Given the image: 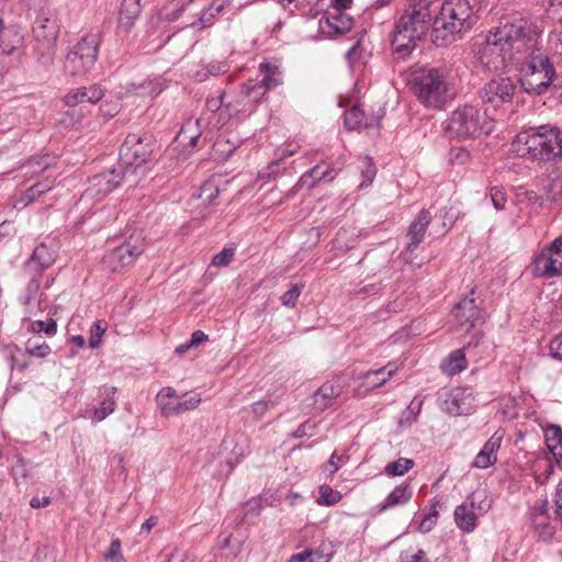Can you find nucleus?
Listing matches in <instances>:
<instances>
[{
    "label": "nucleus",
    "instance_id": "obj_47",
    "mask_svg": "<svg viewBox=\"0 0 562 562\" xmlns=\"http://www.w3.org/2000/svg\"><path fill=\"white\" fill-rule=\"evenodd\" d=\"M103 559L111 562H120L123 560L122 544L120 539L111 541L108 550L103 553Z\"/></svg>",
    "mask_w": 562,
    "mask_h": 562
},
{
    "label": "nucleus",
    "instance_id": "obj_7",
    "mask_svg": "<svg viewBox=\"0 0 562 562\" xmlns=\"http://www.w3.org/2000/svg\"><path fill=\"white\" fill-rule=\"evenodd\" d=\"M100 43L98 34L82 36L66 55L64 72L69 77L86 76L97 61Z\"/></svg>",
    "mask_w": 562,
    "mask_h": 562
},
{
    "label": "nucleus",
    "instance_id": "obj_35",
    "mask_svg": "<svg viewBox=\"0 0 562 562\" xmlns=\"http://www.w3.org/2000/svg\"><path fill=\"white\" fill-rule=\"evenodd\" d=\"M464 503L473 508L480 516L487 513L492 506L485 490L474 491Z\"/></svg>",
    "mask_w": 562,
    "mask_h": 562
},
{
    "label": "nucleus",
    "instance_id": "obj_31",
    "mask_svg": "<svg viewBox=\"0 0 562 562\" xmlns=\"http://www.w3.org/2000/svg\"><path fill=\"white\" fill-rule=\"evenodd\" d=\"M441 370L448 375H454L467 368L463 349L452 351L441 363Z\"/></svg>",
    "mask_w": 562,
    "mask_h": 562
},
{
    "label": "nucleus",
    "instance_id": "obj_27",
    "mask_svg": "<svg viewBox=\"0 0 562 562\" xmlns=\"http://www.w3.org/2000/svg\"><path fill=\"white\" fill-rule=\"evenodd\" d=\"M116 393L115 386L104 385L100 389V395L103 396V401L100 403V406L94 409L93 419L95 422H101L105 419L110 414L115 411L116 403L114 400V395Z\"/></svg>",
    "mask_w": 562,
    "mask_h": 562
},
{
    "label": "nucleus",
    "instance_id": "obj_21",
    "mask_svg": "<svg viewBox=\"0 0 562 562\" xmlns=\"http://www.w3.org/2000/svg\"><path fill=\"white\" fill-rule=\"evenodd\" d=\"M353 19L344 11H329L325 21L321 20V27L335 34H345L351 30Z\"/></svg>",
    "mask_w": 562,
    "mask_h": 562
},
{
    "label": "nucleus",
    "instance_id": "obj_40",
    "mask_svg": "<svg viewBox=\"0 0 562 562\" xmlns=\"http://www.w3.org/2000/svg\"><path fill=\"white\" fill-rule=\"evenodd\" d=\"M344 119L345 125L347 126L348 130H357L360 128L362 125H364L366 127L368 126V124L364 122V113L359 105H353L351 109L346 111Z\"/></svg>",
    "mask_w": 562,
    "mask_h": 562
},
{
    "label": "nucleus",
    "instance_id": "obj_61",
    "mask_svg": "<svg viewBox=\"0 0 562 562\" xmlns=\"http://www.w3.org/2000/svg\"><path fill=\"white\" fill-rule=\"evenodd\" d=\"M206 70L209 74L217 76L225 74L228 70V65L224 61H212L206 66Z\"/></svg>",
    "mask_w": 562,
    "mask_h": 562
},
{
    "label": "nucleus",
    "instance_id": "obj_18",
    "mask_svg": "<svg viewBox=\"0 0 562 562\" xmlns=\"http://www.w3.org/2000/svg\"><path fill=\"white\" fill-rule=\"evenodd\" d=\"M430 221V212L427 210H422L414 218V221L411 223L407 232L409 243L407 244L406 250L404 252L405 260H408L407 255L412 254L415 249H417V247L422 243Z\"/></svg>",
    "mask_w": 562,
    "mask_h": 562
},
{
    "label": "nucleus",
    "instance_id": "obj_49",
    "mask_svg": "<svg viewBox=\"0 0 562 562\" xmlns=\"http://www.w3.org/2000/svg\"><path fill=\"white\" fill-rule=\"evenodd\" d=\"M27 463L29 462L23 457L15 456L14 462L11 468V474L15 480L27 477Z\"/></svg>",
    "mask_w": 562,
    "mask_h": 562
},
{
    "label": "nucleus",
    "instance_id": "obj_60",
    "mask_svg": "<svg viewBox=\"0 0 562 562\" xmlns=\"http://www.w3.org/2000/svg\"><path fill=\"white\" fill-rule=\"evenodd\" d=\"M315 429V424L311 422H305L302 425L299 426V428L294 431L295 438H303L313 436Z\"/></svg>",
    "mask_w": 562,
    "mask_h": 562
},
{
    "label": "nucleus",
    "instance_id": "obj_56",
    "mask_svg": "<svg viewBox=\"0 0 562 562\" xmlns=\"http://www.w3.org/2000/svg\"><path fill=\"white\" fill-rule=\"evenodd\" d=\"M194 555L188 550L176 549L168 558L167 562H194Z\"/></svg>",
    "mask_w": 562,
    "mask_h": 562
},
{
    "label": "nucleus",
    "instance_id": "obj_19",
    "mask_svg": "<svg viewBox=\"0 0 562 562\" xmlns=\"http://www.w3.org/2000/svg\"><path fill=\"white\" fill-rule=\"evenodd\" d=\"M503 434L495 431L484 443L481 451L474 458L472 465L477 469H487L497 461V451L501 448Z\"/></svg>",
    "mask_w": 562,
    "mask_h": 562
},
{
    "label": "nucleus",
    "instance_id": "obj_20",
    "mask_svg": "<svg viewBox=\"0 0 562 562\" xmlns=\"http://www.w3.org/2000/svg\"><path fill=\"white\" fill-rule=\"evenodd\" d=\"M104 95V89L100 85H92L90 87H81L69 91L65 95V103L68 106H76L82 102L97 103Z\"/></svg>",
    "mask_w": 562,
    "mask_h": 562
},
{
    "label": "nucleus",
    "instance_id": "obj_23",
    "mask_svg": "<svg viewBox=\"0 0 562 562\" xmlns=\"http://www.w3.org/2000/svg\"><path fill=\"white\" fill-rule=\"evenodd\" d=\"M179 400L176 390L170 386L162 387L156 396L157 405L166 417L178 415Z\"/></svg>",
    "mask_w": 562,
    "mask_h": 562
},
{
    "label": "nucleus",
    "instance_id": "obj_24",
    "mask_svg": "<svg viewBox=\"0 0 562 562\" xmlns=\"http://www.w3.org/2000/svg\"><path fill=\"white\" fill-rule=\"evenodd\" d=\"M413 497V488L409 483H404L397 485L385 498L383 503L380 504L379 512L382 513L389 508L405 505Z\"/></svg>",
    "mask_w": 562,
    "mask_h": 562
},
{
    "label": "nucleus",
    "instance_id": "obj_2",
    "mask_svg": "<svg viewBox=\"0 0 562 562\" xmlns=\"http://www.w3.org/2000/svg\"><path fill=\"white\" fill-rule=\"evenodd\" d=\"M437 0H413L395 26L392 45L397 53H409L432 26Z\"/></svg>",
    "mask_w": 562,
    "mask_h": 562
},
{
    "label": "nucleus",
    "instance_id": "obj_51",
    "mask_svg": "<svg viewBox=\"0 0 562 562\" xmlns=\"http://www.w3.org/2000/svg\"><path fill=\"white\" fill-rule=\"evenodd\" d=\"M32 330L34 333H42L53 336L57 331V323L55 319L50 318L47 322L44 321H35L32 324Z\"/></svg>",
    "mask_w": 562,
    "mask_h": 562
},
{
    "label": "nucleus",
    "instance_id": "obj_62",
    "mask_svg": "<svg viewBox=\"0 0 562 562\" xmlns=\"http://www.w3.org/2000/svg\"><path fill=\"white\" fill-rule=\"evenodd\" d=\"M224 100H225L224 93H220L216 97L207 98L206 106L211 111H216L224 104Z\"/></svg>",
    "mask_w": 562,
    "mask_h": 562
},
{
    "label": "nucleus",
    "instance_id": "obj_38",
    "mask_svg": "<svg viewBox=\"0 0 562 562\" xmlns=\"http://www.w3.org/2000/svg\"><path fill=\"white\" fill-rule=\"evenodd\" d=\"M267 91L260 80L250 79L241 87V93L254 103L260 101Z\"/></svg>",
    "mask_w": 562,
    "mask_h": 562
},
{
    "label": "nucleus",
    "instance_id": "obj_43",
    "mask_svg": "<svg viewBox=\"0 0 562 562\" xmlns=\"http://www.w3.org/2000/svg\"><path fill=\"white\" fill-rule=\"evenodd\" d=\"M25 350L30 356L44 358L49 355L50 347L45 341H37L36 339H29Z\"/></svg>",
    "mask_w": 562,
    "mask_h": 562
},
{
    "label": "nucleus",
    "instance_id": "obj_50",
    "mask_svg": "<svg viewBox=\"0 0 562 562\" xmlns=\"http://www.w3.org/2000/svg\"><path fill=\"white\" fill-rule=\"evenodd\" d=\"M303 283H295L289 291L283 293L281 296V302L284 306L293 307L302 292Z\"/></svg>",
    "mask_w": 562,
    "mask_h": 562
},
{
    "label": "nucleus",
    "instance_id": "obj_48",
    "mask_svg": "<svg viewBox=\"0 0 562 562\" xmlns=\"http://www.w3.org/2000/svg\"><path fill=\"white\" fill-rule=\"evenodd\" d=\"M490 196L495 210L502 211L505 209L507 203V194L502 188L492 187L490 189Z\"/></svg>",
    "mask_w": 562,
    "mask_h": 562
},
{
    "label": "nucleus",
    "instance_id": "obj_53",
    "mask_svg": "<svg viewBox=\"0 0 562 562\" xmlns=\"http://www.w3.org/2000/svg\"><path fill=\"white\" fill-rule=\"evenodd\" d=\"M234 256L235 248L226 247L213 257L212 263L216 267H225L232 261Z\"/></svg>",
    "mask_w": 562,
    "mask_h": 562
},
{
    "label": "nucleus",
    "instance_id": "obj_42",
    "mask_svg": "<svg viewBox=\"0 0 562 562\" xmlns=\"http://www.w3.org/2000/svg\"><path fill=\"white\" fill-rule=\"evenodd\" d=\"M201 403L200 394L194 392L184 393L178 403V415L192 411Z\"/></svg>",
    "mask_w": 562,
    "mask_h": 562
},
{
    "label": "nucleus",
    "instance_id": "obj_36",
    "mask_svg": "<svg viewBox=\"0 0 562 562\" xmlns=\"http://www.w3.org/2000/svg\"><path fill=\"white\" fill-rule=\"evenodd\" d=\"M337 395V389L333 384L325 383L314 393V404L317 409L324 411Z\"/></svg>",
    "mask_w": 562,
    "mask_h": 562
},
{
    "label": "nucleus",
    "instance_id": "obj_16",
    "mask_svg": "<svg viewBox=\"0 0 562 562\" xmlns=\"http://www.w3.org/2000/svg\"><path fill=\"white\" fill-rule=\"evenodd\" d=\"M475 289H471L470 293L462 299L456 306L454 316L457 326L460 330L468 333L474 327V322L481 316V308L475 303Z\"/></svg>",
    "mask_w": 562,
    "mask_h": 562
},
{
    "label": "nucleus",
    "instance_id": "obj_5",
    "mask_svg": "<svg viewBox=\"0 0 562 562\" xmlns=\"http://www.w3.org/2000/svg\"><path fill=\"white\" fill-rule=\"evenodd\" d=\"M412 90L426 108L442 110L452 97L447 67H419L412 72Z\"/></svg>",
    "mask_w": 562,
    "mask_h": 562
},
{
    "label": "nucleus",
    "instance_id": "obj_9",
    "mask_svg": "<svg viewBox=\"0 0 562 562\" xmlns=\"http://www.w3.org/2000/svg\"><path fill=\"white\" fill-rule=\"evenodd\" d=\"M33 34L36 42L35 53L37 60L45 68H49L54 64L56 55L59 26L55 21L46 16H38L33 25Z\"/></svg>",
    "mask_w": 562,
    "mask_h": 562
},
{
    "label": "nucleus",
    "instance_id": "obj_39",
    "mask_svg": "<svg viewBox=\"0 0 562 562\" xmlns=\"http://www.w3.org/2000/svg\"><path fill=\"white\" fill-rule=\"evenodd\" d=\"M414 467V460L408 458H400L390 462L384 468V473L389 476H401L407 473Z\"/></svg>",
    "mask_w": 562,
    "mask_h": 562
},
{
    "label": "nucleus",
    "instance_id": "obj_17",
    "mask_svg": "<svg viewBox=\"0 0 562 562\" xmlns=\"http://www.w3.org/2000/svg\"><path fill=\"white\" fill-rule=\"evenodd\" d=\"M127 173L128 171L120 166L117 168H113L111 170L95 175L91 179V186L88 189V192L91 195L93 194L92 191H94L97 194H108L120 184L124 176Z\"/></svg>",
    "mask_w": 562,
    "mask_h": 562
},
{
    "label": "nucleus",
    "instance_id": "obj_41",
    "mask_svg": "<svg viewBox=\"0 0 562 562\" xmlns=\"http://www.w3.org/2000/svg\"><path fill=\"white\" fill-rule=\"evenodd\" d=\"M341 499V494L338 491L333 490L329 485H322L319 487V497L317 503L319 505L333 506Z\"/></svg>",
    "mask_w": 562,
    "mask_h": 562
},
{
    "label": "nucleus",
    "instance_id": "obj_10",
    "mask_svg": "<svg viewBox=\"0 0 562 562\" xmlns=\"http://www.w3.org/2000/svg\"><path fill=\"white\" fill-rule=\"evenodd\" d=\"M145 248L146 244L142 233H133L104 256L103 263L110 271L119 272L132 266L145 251Z\"/></svg>",
    "mask_w": 562,
    "mask_h": 562
},
{
    "label": "nucleus",
    "instance_id": "obj_64",
    "mask_svg": "<svg viewBox=\"0 0 562 562\" xmlns=\"http://www.w3.org/2000/svg\"><path fill=\"white\" fill-rule=\"evenodd\" d=\"M40 196H41V193L38 191V187L32 186L24 192L23 200H25L27 203H31Z\"/></svg>",
    "mask_w": 562,
    "mask_h": 562
},
{
    "label": "nucleus",
    "instance_id": "obj_57",
    "mask_svg": "<svg viewBox=\"0 0 562 562\" xmlns=\"http://www.w3.org/2000/svg\"><path fill=\"white\" fill-rule=\"evenodd\" d=\"M426 552L422 549H418L415 553L404 551L400 555V562H425Z\"/></svg>",
    "mask_w": 562,
    "mask_h": 562
},
{
    "label": "nucleus",
    "instance_id": "obj_15",
    "mask_svg": "<svg viewBox=\"0 0 562 562\" xmlns=\"http://www.w3.org/2000/svg\"><path fill=\"white\" fill-rule=\"evenodd\" d=\"M471 389L456 387L446 394L441 409L451 416L469 415L474 407Z\"/></svg>",
    "mask_w": 562,
    "mask_h": 562
},
{
    "label": "nucleus",
    "instance_id": "obj_13",
    "mask_svg": "<svg viewBox=\"0 0 562 562\" xmlns=\"http://www.w3.org/2000/svg\"><path fill=\"white\" fill-rule=\"evenodd\" d=\"M516 83L508 77H495L487 81L479 91V95L485 104L498 108L509 103L516 93Z\"/></svg>",
    "mask_w": 562,
    "mask_h": 562
},
{
    "label": "nucleus",
    "instance_id": "obj_11",
    "mask_svg": "<svg viewBox=\"0 0 562 562\" xmlns=\"http://www.w3.org/2000/svg\"><path fill=\"white\" fill-rule=\"evenodd\" d=\"M529 270L535 278L553 279L562 277V236L542 248L533 258Z\"/></svg>",
    "mask_w": 562,
    "mask_h": 562
},
{
    "label": "nucleus",
    "instance_id": "obj_12",
    "mask_svg": "<svg viewBox=\"0 0 562 562\" xmlns=\"http://www.w3.org/2000/svg\"><path fill=\"white\" fill-rule=\"evenodd\" d=\"M154 150L153 137L148 134H128L120 149V158L126 171L133 172L145 164Z\"/></svg>",
    "mask_w": 562,
    "mask_h": 562
},
{
    "label": "nucleus",
    "instance_id": "obj_6",
    "mask_svg": "<svg viewBox=\"0 0 562 562\" xmlns=\"http://www.w3.org/2000/svg\"><path fill=\"white\" fill-rule=\"evenodd\" d=\"M493 130V122L486 112L474 105L465 104L456 109L448 119L446 132L458 139L475 138Z\"/></svg>",
    "mask_w": 562,
    "mask_h": 562
},
{
    "label": "nucleus",
    "instance_id": "obj_37",
    "mask_svg": "<svg viewBox=\"0 0 562 562\" xmlns=\"http://www.w3.org/2000/svg\"><path fill=\"white\" fill-rule=\"evenodd\" d=\"M543 190L550 200L560 198L562 195V175L558 172L550 173L543 182Z\"/></svg>",
    "mask_w": 562,
    "mask_h": 562
},
{
    "label": "nucleus",
    "instance_id": "obj_29",
    "mask_svg": "<svg viewBox=\"0 0 562 562\" xmlns=\"http://www.w3.org/2000/svg\"><path fill=\"white\" fill-rule=\"evenodd\" d=\"M479 516L480 515L465 503H462L454 509L456 524L464 532H471L475 529Z\"/></svg>",
    "mask_w": 562,
    "mask_h": 562
},
{
    "label": "nucleus",
    "instance_id": "obj_59",
    "mask_svg": "<svg viewBox=\"0 0 562 562\" xmlns=\"http://www.w3.org/2000/svg\"><path fill=\"white\" fill-rule=\"evenodd\" d=\"M549 350L552 358L562 361V334L551 340Z\"/></svg>",
    "mask_w": 562,
    "mask_h": 562
},
{
    "label": "nucleus",
    "instance_id": "obj_32",
    "mask_svg": "<svg viewBox=\"0 0 562 562\" xmlns=\"http://www.w3.org/2000/svg\"><path fill=\"white\" fill-rule=\"evenodd\" d=\"M396 369L392 364H387L378 370L368 371L364 374V380L370 387L375 389L382 386L389 379H391Z\"/></svg>",
    "mask_w": 562,
    "mask_h": 562
},
{
    "label": "nucleus",
    "instance_id": "obj_34",
    "mask_svg": "<svg viewBox=\"0 0 562 562\" xmlns=\"http://www.w3.org/2000/svg\"><path fill=\"white\" fill-rule=\"evenodd\" d=\"M54 164V158L49 155L34 156L26 164L22 166L25 169L24 175L31 177L40 175L48 169Z\"/></svg>",
    "mask_w": 562,
    "mask_h": 562
},
{
    "label": "nucleus",
    "instance_id": "obj_25",
    "mask_svg": "<svg viewBox=\"0 0 562 562\" xmlns=\"http://www.w3.org/2000/svg\"><path fill=\"white\" fill-rule=\"evenodd\" d=\"M336 175V171L330 166H326V168L323 169V165H317L300 178L296 187L313 188L319 180H334Z\"/></svg>",
    "mask_w": 562,
    "mask_h": 562
},
{
    "label": "nucleus",
    "instance_id": "obj_52",
    "mask_svg": "<svg viewBox=\"0 0 562 562\" xmlns=\"http://www.w3.org/2000/svg\"><path fill=\"white\" fill-rule=\"evenodd\" d=\"M104 331H105V326H103L100 321L93 323V325L90 328V338H89L90 348L94 349V348L99 347Z\"/></svg>",
    "mask_w": 562,
    "mask_h": 562
},
{
    "label": "nucleus",
    "instance_id": "obj_30",
    "mask_svg": "<svg viewBox=\"0 0 562 562\" xmlns=\"http://www.w3.org/2000/svg\"><path fill=\"white\" fill-rule=\"evenodd\" d=\"M54 262V252L44 244L38 245L26 263L30 271H40Z\"/></svg>",
    "mask_w": 562,
    "mask_h": 562
},
{
    "label": "nucleus",
    "instance_id": "obj_58",
    "mask_svg": "<svg viewBox=\"0 0 562 562\" xmlns=\"http://www.w3.org/2000/svg\"><path fill=\"white\" fill-rule=\"evenodd\" d=\"M342 464L341 457L337 456L336 453H333L327 463L324 464V472L328 475L335 474L339 468Z\"/></svg>",
    "mask_w": 562,
    "mask_h": 562
},
{
    "label": "nucleus",
    "instance_id": "obj_14",
    "mask_svg": "<svg viewBox=\"0 0 562 562\" xmlns=\"http://www.w3.org/2000/svg\"><path fill=\"white\" fill-rule=\"evenodd\" d=\"M529 520L535 535L539 540H550L555 527L549 515V503L546 498L537 499L529 509Z\"/></svg>",
    "mask_w": 562,
    "mask_h": 562
},
{
    "label": "nucleus",
    "instance_id": "obj_33",
    "mask_svg": "<svg viewBox=\"0 0 562 562\" xmlns=\"http://www.w3.org/2000/svg\"><path fill=\"white\" fill-rule=\"evenodd\" d=\"M259 70L262 75L261 83L267 90L273 89L282 83V72L278 66L260 64Z\"/></svg>",
    "mask_w": 562,
    "mask_h": 562
},
{
    "label": "nucleus",
    "instance_id": "obj_28",
    "mask_svg": "<svg viewBox=\"0 0 562 562\" xmlns=\"http://www.w3.org/2000/svg\"><path fill=\"white\" fill-rule=\"evenodd\" d=\"M142 10L140 0H123L119 24L125 31H130Z\"/></svg>",
    "mask_w": 562,
    "mask_h": 562
},
{
    "label": "nucleus",
    "instance_id": "obj_44",
    "mask_svg": "<svg viewBox=\"0 0 562 562\" xmlns=\"http://www.w3.org/2000/svg\"><path fill=\"white\" fill-rule=\"evenodd\" d=\"M304 553H308L307 562H329L333 555L330 548L326 550L325 546L316 549H306Z\"/></svg>",
    "mask_w": 562,
    "mask_h": 562
},
{
    "label": "nucleus",
    "instance_id": "obj_63",
    "mask_svg": "<svg viewBox=\"0 0 562 562\" xmlns=\"http://www.w3.org/2000/svg\"><path fill=\"white\" fill-rule=\"evenodd\" d=\"M206 340H207V335L206 334H204L202 330H195L191 335V338L189 340V346H192V348L193 347H198V346H200L201 344H203Z\"/></svg>",
    "mask_w": 562,
    "mask_h": 562
},
{
    "label": "nucleus",
    "instance_id": "obj_45",
    "mask_svg": "<svg viewBox=\"0 0 562 562\" xmlns=\"http://www.w3.org/2000/svg\"><path fill=\"white\" fill-rule=\"evenodd\" d=\"M375 175H376V169L373 165V162L371 161L370 158H364V160L362 161V169H361V177L363 178L362 182L360 183V188H366L368 186H370L374 178H375Z\"/></svg>",
    "mask_w": 562,
    "mask_h": 562
},
{
    "label": "nucleus",
    "instance_id": "obj_1",
    "mask_svg": "<svg viewBox=\"0 0 562 562\" xmlns=\"http://www.w3.org/2000/svg\"><path fill=\"white\" fill-rule=\"evenodd\" d=\"M537 36V32L524 20L506 22L490 31L477 43L476 56L484 68L504 70L512 61H519L521 54L533 50Z\"/></svg>",
    "mask_w": 562,
    "mask_h": 562
},
{
    "label": "nucleus",
    "instance_id": "obj_3",
    "mask_svg": "<svg viewBox=\"0 0 562 562\" xmlns=\"http://www.w3.org/2000/svg\"><path fill=\"white\" fill-rule=\"evenodd\" d=\"M438 1V11L432 21V42L443 46L456 41L461 33L470 31L477 18L469 0Z\"/></svg>",
    "mask_w": 562,
    "mask_h": 562
},
{
    "label": "nucleus",
    "instance_id": "obj_4",
    "mask_svg": "<svg viewBox=\"0 0 562 562\" xmlns=\"http://www.w3.org/2000/svg\"><path fill=\"white\" fill-rule=\"evenodd\" d=\"M512 147L518 156L531 160H557L562 157V133L557 126L541 125L520 132Z\"/></svg>",
    "mask_w": 562,
    "mask_h": 562
},
{
    "label": "nucleus",
    "instance_id": "obj_22",
    "mask_svg": "<svg viewBox=\"0 0 562 562\" xmlns=\"http://www.w3.org/2000/svg\"><path fill=\"white\" fill-rule=\"evenodd\" d=\"M546 446L553 456L559 468L562 469V429L551 425L544 429Z\"/></svg>",
    "mask_w": 562,
    "mask_h": 562
},
{
    "label": "nucleus",
    "instance_id": "obj_54",
    "mask_svg": "<svg viewBox=\"0 0 562 562\" xmlns=\"http://www.w3.org/2000/svg\"><path fill=\"white\" fill-rule=\"evenodd\" d=\"M450 160L454 164H467L470 160V151L462 147L452 148L450 151Z\"/></svg>",
    "mask_w": 562,
    "mask_h": 562
},
{
    "label": "nucleus",
    "instance_id": "obj_55",
    "mask_svg": "<svg viewBox=\"0 0 562 562\" xmlns=\"http://www.w3.org/2000/svg\"><path fill=\"white\" fill-rule=\"evenodd\" d=\"M121 109V104L117 101H106L100 106L101 114L106 119L114 117Z\"/></svg>",
    "mask_w": 562,
    "mask_h": 562
},
{
    "label": "nucleus",
    "instance_id": "obj_46",
    "mask_svg": "<svg viewBox=\"0 0 562 562\" xmlns=\"http://www.w3.org/2000/svg\"><path fill=\"white\" fill-rule=\"evenodd\" d=\"M224 8L223 3L215 4L212 3L206 10H204L200 16V24L202 27H206L213 24V19L216 14H218Z\"/></svg>",
    "mask_w": 562,
    "mask_h": 562
},
{
    "label": "nucleus",
    "instance_id": "obj_8",
    "mask_svg": "<svg viewBox=\"0 0 562 562\" xmlns=\"http://www.w3.org/2000/svg\"><path fill=\"white\" fill-rule=\"evenodd\" d=\"M555 79V70L548 56L531 55L521 66L520 83L528 93L541 94Z\"/></svg>",
    "mask_w": 562,
    "mask_h": 562
},
{
    "label": "nucleus",
    "instance_id": "obj_26",
    "mask_svg": "<svg viewBox=\"0 0 562 562\" xmlns=\"http://www.w3.org/2000/svg\"><path fill=\"white\" fill-rule=\"evenodd\" d=\"M220 190L214 181H205L199 189L198 193L193 194L190 200L192 207L207 209L212 202L217 198Z\"/></svg>",
    "mask_w": 562,
    "mask_h": 562
}]
</instances>
